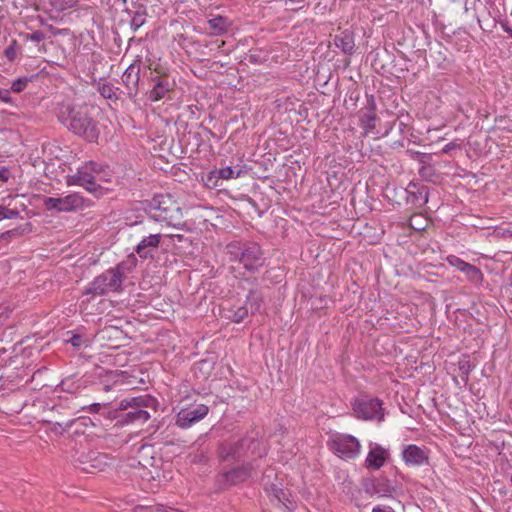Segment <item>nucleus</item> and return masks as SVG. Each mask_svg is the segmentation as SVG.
I'll return each mask as SVG.
<instances>
[{"mask_svg":"<svg viewBox=\"0 0 512 512\" xmlns=\"http://www.w3.org/2000/svg\"><path fill=\"white\" fill-rule=\"evenodd\" d=\"M59 120L76 136L90 143L97 142L100 129L88 106H67L61 110Z\"/></svg>","mask_w":512,"mask_h":512,"instance_id":"f257e3e1","label":"nucleus"},{"mask_svg":"<svg viewBox=\"0 0 512 512\" xmlns=\"http://www.w3.org/2000/svg\"><path fill=\"white\" fill-rule=\"evenodd\" d=\"M148 214L151 219L165 222L168 226L177 229H184L186 227L180 205L168 194L154 196L149 202Z\"/></svg>","mask_w":512,"mask_h":512,"instance_id":"f03ea898","label":"nucleus"},{"mask_svg":"<svg viewBox=\"0 0 512 512\" xmlns=\"http://www.w3.org/2000/svg\"><path fill=\"white\" fill-rule=\"evenodd\" d=\"M226 248L230 260L239 261L248 271L255 272L264 264L263 254L257 243L233 242L228 244Z\"/></svg>","mask_w":512,"mask_h":512,"instance_id":"7ed1b4c3","label":"nucleus"},{"mask_svg":"<svg viewBox=\"0 0 512 512\" xmlns=\"http://www.w3.org/2000/svg\"><path fill=\"white\" fill-rule=\"evenodd\" d=\"M105 166L95 161H88L81 165L74 175L67 177L69 186L76 185L83 187L86 191L97 197L103 195V188L96 183V175L104 172Z\"/></svg>","mask_w":512,"mask_h":512,"instance_id":"20e7f679","label":"nucleus"},{"mask_svg":"<svg viewBox=\"0 0 512 512\" xmlns=\"http://www.w3.org/2000/svg\"><path fill=\"white\" fill-rule=\"evenodd\" d=\"M124 267L118 264L97 276L85 289L84 294L104 295L108 292H117L122 288Z\"/></svg>","mask_w":512,"mask_h":512,"instance_id":"39448f33","label":"nucleus"},{"mask_svg":"<svg viewBox=\"0 0 512 512\" xmlns=\"http://www.w3.org/2000/svg\"><path fill=\"white\" fill-rule=\"evenodd\" d=\"M154 402V399L144 396L136 397L131 399H124L120 402V409L129 411L122 415L123 423H145L149 418L150 414L144 410V407H148Z\"/></svg>","mask_w":512,"mask_h":512,"instance_id":"423d86ee","label":"nucleus"},{"mask_svg":"<svg viewBox=\"0 0 512 512\" xmlns=\"http://www.w3.org/2000/svg\"><path fill=\"white\" fill-rule=\"evenodd\" d=\"M261 483L270 497H273L274 500L282 504L286 509H294V503L289 498L290 493L283 489L282 482L274 469L269 468L263 473Z\"/></svg>","mask_w":512,"mask_h":512,"instance_id":"0eeeda50","label":"nucleus"},{"mask_svg":"<svg viewBox=\"0 0 512 512\" xmlns=\"http://www.w3.org/2000/svg\"><path fill=\"white\" fill-rule=\"evenodd\" d=\"M43 205L47 210H56L57 212H72L82 210L90 206V201L85 199L79 193H72L65 197H46Z\"/></svg>","mask_w":512,"mask_h":512,"instance_id":"6e6552de","label":"nucleus"},{"mask_svg":"<svg viewBox=\"0 0 512 512\" xmlns=\"http://www.w3.org/2000/svg\"><path fill=\"white\" fill-rule=\"evenodd\" d=\"M329 445L334 453L345 460L356 458L361 450L360 442L348 434L334 435Z\"/></svg>","mask_w":512,"mask_h":512,"instance_id":"1a4fd4ad","label":"nucleus"},{"mask_svg":"<svg viewBox=\"0 0 512 512\" xmlns=\"http://www.w3.org/2000/svg\"><path fill=\"white\" fill-rule=\"evenodd\" d=\"M353 411L358 418L364 420H382V402L379 399L360 398L353 403Z\"/></svg>","mask_w":512,"mask_h":512,"instance_id":"9d476101","label":"nucleus"},{"mask_svg":"<svg viewBox=\"0 0 512 512\" xmlns=\"http://www.w3.org/2000/svg\"><path fill=\"white\" fill-rule=\"evenodd\" d=\"M251 469L252 466L250 464H246L222 473L217 478L219 488L227 489L230 486L246 481L251 475Z\"/></svg>","mask_w":512,"mask_h":512,"instance_id":"9b49d317","label":"nucleus"},{"mask_svg":"<svg viewBox=\"0 0 512 512\" xmlns=\"http://www.w3.org/2000/svg\"><path fill=\"white\" fill-rule=\"evenodd\" d=\"M247 440L224 441L218 446V456L222 461L239 460L246 455L245 446Z\"/></svg>","mask_w":512,"mask_h":512,"instance_id":"f8f14e48","label":"nucleus"},{"mask_svg":"<svg viewBox=\"0 0 512 512\" xmlns=\"http://www.w3.org/2000/svg\"><path fill=\"white\" fill-rule=\"evenodd\" d=\"M75 462L78 464L79 468L86 473L102 471L107 465L106 456L98 452L81 454Z\"/></svg>","mask_w":512,"mask_h":512,"instance_id":"ddd939ff","label":"nucleus"},{"mask_svg":"<svg viewBox=\"0 0 512 512\" xmlns=\"http://www.w3.org/2000/svg\"><path fill=\"white\" fill-rule=\"evenodd\" d=\"M161 239V233H150L138 243L135 248V252L141 259L153 260L158 251Z\"/></svg>","mask_w":512,"mask_h":512,"instance_id":"4468645a","label":"nucleus"},{"mask_svg":"<svg viewBox=\"0 0 512 512\" xmlns=\"http://www.w3.org/2000/svg\"><path fill=\"white\" fill-rule=\"evenodd\" d=\"M208 411L209 408L204 404H199L191 409H182L177 415L176 424L180 428H188L203 419Z\"/></svg>","mask_w":512,"mask_h":512,"instance_id":"2eb2a0df","label":"nucleus"},{"mask_svg":"<svg viewBox=\"0 0 512 512\" xmlns=\"http://www.w3.org/2000/svg\"><path fill=\"white\" fill-rule=\"evenodd\" d=\"M406 202L415 208H421L428 202L429 188L416 182H410L406 188Z\"/></svg>","mask_w":512,"mask_h":512,"instance_id":"dca6fc26","label":"nucleus"},{"mask_svg":"<svg viewBox=\"0 0 512 512\" xmlns=\"http://www.w3.org/2000/svg\"><path fill=\"white\" fill-rule=\"evenodd\" d=\"M141 59L137 58L124 71L121 80L129 96H135L138 92V84L140 80Z\"/></svg>","mask_w":512,"mask_h":512,"instance_id":"f3484780","label":"nucleus"},{"mask_svg":"<svg viewBox=\"0 0 512 512\" xmlns=\"http://www.w3.org/2000/svg\"><path fill=\"white\" fill-rule=\"evenodd\" d=\"M402 458L407 465L411 466H422L428 464L429 461L427 451L414 444L404 447Z\"/></svg>","mask_w":512,"mask_h":512,"instance_id":"a211bd4d","label":"nucleus"},{"mask_svg":"<svg viewBox=\"0 0 512 512\" xmlns=\"http://www.w3.org/2000/svg\"><path fill=\"white\" fill-rule=\"evenodd\" d=\"M370 450L365 459V466L368 469L379 470L388 458V451L381 445L370 443Z\"/></svg>","mask_w":512,"mask_h":512,"instance_id":"6ab92c4d","label":"nucleus"},{"mask_svg":"<svg viewBox=\"0 0 512 512\" xmlns=\"http://www.w3.org/2000/svg\"><path fill=\"white\" fill-rule=\"evenodd\" d=\"M152 80L155 84L149 93L151 101L155 102L163 99L173 89L174 83L170 82L166 77L156 76Z\"/></svg>","mask_w":512,"mask_h":512,"instance_id":"aec40b11","label":"nucleus"},{"mask_svg":"<svg viewBox=\"0 0 512 512\" xmlns=\"http://www.w3.org/2000/svg\"><path fill=\"white\" fill-rule=\"evenodd\" d=\"M360 125L365 134L372 132L376 127L375 102L372 100L366 107V111L360 117Z\"/></svg>","mask_w":512,"mask_h":512,"instance_id":"412c9836","label":"nucleus"},{"mask_svg":"<svg viewBox=\"0 0 512 512\" xmlns=\"http://www.w3.org/2000/svg\"><path fill=\"white\" fill-rule=\"evenodd\" d=\"M334 44L337 48L347 55H351L354 52L355 42L353 34L349 31H344L340 35L335 36Z\"/></svg>","mask_w":512,"mask_h":512,"instance_id":"4be33fe9","label":"nucleus"},{"mask_svg":"<svg viewBox=\"0 0 512 512\" xmlns=\"http://www.w3.org/2000/svg\"><path fill=\"white\" fill-rule=\"evenodd\" d=\"M244 440H247V444L245 446L246 454L249 452L251 455L259 458L267 454L265 443L259 440L256 436L248 435L244 437Z\"/></svg>","mask_w":512,"mask_h":512,"instance_id":"5701e85b","label":"nucleus"},{"mask_svg":"<svg viewBox=\"0 0 512 512\" xmlns=\"http://www.w3.org/2000/svg\"><path fill=\"white\" fill-rule=\"evenodd\" d=\"M263 297L259 290L252 289L249 291L245 305L248 307L251 314L259 312L262 306Z\"/></svg>","mask_w":512,"mask_h":512,"instance_id":"b1692460","label":"nucleus"},{"mask_svg":"<svg viewBox=\"0 0 512 512\" xmlns=\"http://www.w3.org/2000/svg\"><path fill=\"white\" fill-rule=\"evenodd\" d=\"M460 272L465 274L467 279L474 284H479L483 281V273L481 270L470 263L466 262Z\"/></svg>","mask_w":512,"mask_h":512,"instance_id":"393cba45","label":"nucleus"},{"mask_svg":"<svg viewBox=\"0 0 512 512\" xmlns=\"http://www.w3.org/2000/svg\"><path fill=\"white\" fill-rule=\"evenodd\" d=\"M208 26L211 34L221 35L227 31V19L217 16L208 21Z\"/></svg>","mask_w":512,"mask_h":512,"instance_id":"a878e982","label":"nucleus"},{"mask_svg":"<svg viewBox=\"0 0 512 512\" xmlns=\"http://www.w3.org/2000/svg\"><path fill=\"white\" fill-rule=\"evenodd\" d=\"M146 15L147 13L144 7H140L137 11H135L130 22L131 29L136 31L142 27L146 21Z\"/></svg>","mask_w":512,"mask_h":512,"instance_id":"bb28decb","label":"nucleus"},{"mask_svg":"<svg viewBox=\"0 0 512 512\" xmlns=\"http://www.w3.org/2000/svg\"><path fill=\"white\" fill-rule=\"evenodd\" d=\"M249 314V309L246 305L238 307L236 310L229 311L227 318L235 323L242 322Z\"/></svg>","mask_w":512,"mask_h":512,"instance_id":"cd10ccee","label":"nucleus"},{"mask_svg":"<svg viewBox=\"0 0 512 512\" xmlns=\"http://www.w3.org/2000/svg\"><path fill=\"white\" fill-rule=\"evenodd\" d=\"M98 92L102 97L109 100H118V95L116 94L114 87L110 83H102L98 86Z\"/></svg>","mask_w":512,"mask_h":512,"instance_id":"c85d7f7f","label":"nucleus"},{"mask_svg":"<svg viewBox=\"0 0 512 512\" xmlns=\"http://www.w3.org/2000/svg\"><path fill=\"white\" fill-rule=\"evenodd\" d=\"M419 175L421 176L422 179L429 182H433L434 177L436 176V170L432 165H423L419 169Z\"/></svg>","mask_w":512,"mask_h":512,"instance_id":"c756f323","label":"nucleus"},{"mask_svg":"<svg viewBox=\"0 0 512 512\" xmlns=\"http://www.w3.org/2000/svg\"><path fill=\"white\" fill-rule=\"evenodd\" d=\"M29 81L30 79L27 77H20L12 82L11 90L15 93H20L26 88Z\"/></svg>","mask_w":512,"mask_h":512,"instance_id":"7c9ffc66","label":"nucleus"},{"mask_svg":"<svg viewBox=\"0 0 512 512\" xmlns=\"http://www.w3.org/2000/svg\"><path fill=\"white\" fill-rule=\"evenodd\" d=\"M240 170L235 173L234 169L230 166L221 168L217 170L218 175H220L221 179H233L238 178L240 175Z\"/></svg>","mask_w":512,"mask_h":512,"instance_id":"2f4dec72","label":"nucleus"},{"mask_svg":"<svg viewBox=\"0 0 512 512\" xmlns=\"http://www.w3.org/2000/svg\"><path fill=\"white\" fill-rule=\"evenodd\" d=\"M19 216V212L15 209H9L0 205V221L4 219H14Z\"/></svg>","mask_w":512,"mask_h":512,"instance_id":"473e14b6","label":"nucleus"},{"mask_svg":"<svg viewBox=\"0 0 512 512\" xmlns=\"http://www.w3.org/2000/svg\"><path fill=\"white\" fill-rule=\"evenodd\" d=\"M496 233L504 239L512 240V222L507 223L503 227L497 228Z\"/></svg>","mask_w":512,"mask_h":512,"instance_id":"72a5a7b5","label":"nucleus"},{"mask_svg":"<svg viewBox=\"0 0 512 512\" xmlns=\"http://www.w3.org/2000/svg\"><path fill=\"white\" fill-rule=\"evenodd\" d=\"M23 39L26 41L30 40V41H34V42H41L45 39V34L42 31L37 30L30 34L29 33L24 34Z\"/></svg>","mask_w":512,"mask_h":512,"instance_id":"f704fd0d","label":"nucleus"},{"mask_svg":"<svg viewBox=\"0 0 512 512\" xmlns=\"http://www.w3.org/2000/svg\"><path fill=\"white\" fill-rule=\"evenodd\" d=\"M447 262L457 268L459 271L462 270L463 266L466 264V262L464 260H462L461 258L455 256V255H450L447 257Z\"/></svg>","mask_w":512,"mask_h":512,"instance_id":"c9c22d12","label":"nucleus"},{"mask_svg":"<svg viewBox=\"0 0 512 512\" xmlns=\"http://www.w3.org/2000/svg\"><path fill=\"white\" fill-rule=\"evenodd\" d=\"M217 170L218 169H215L209 172L206 182L208 186L216 187L218 185V180L221 179V177L218 175Z\"/></svg>","mask_w":512,"mask_h":512,"instance_id":"e433bc0d","label":"nucleus"},{"mask_svg":"<svg viewBox=\"0 0 512 512\" xmlns=\"http://www.w3.org/2000/svg\"><path fill=\"white\" fill-rule=\"evenodd\" d=\"M67 343H70L73 347L79 348L84 343L83 337L80 334H73L69 339L66 340Z\"/></svg>","mask_w":512,"mask_h":512,"instance_id":"4c0bfd02","label":"nucleus"},{"mask_svg":"<svg viewBox=\"0 0 512 512\" xmlns=\"http://www.w3.org/2000/svg\"><path fill=\"white\" fill-rule=\"evenodd\" d=\"M51 4L54 7V9L57 11H63L67 8L72 7V4H70L68 2L60 1V0H53V1H51Z\"/></svg>","mask_w":512,"mask_h":512,"instance_id":"58836bf2","label":"nucleus"},{"mask_svg":"<svg viewBox=\"0 0 512 512\" xmlns=\"http://www.w3.org/2000/svg\"><path fill=\"white\" fill-rule=\"evenodd\" d=\"M0 100L5 103H10L12 100L10 91L7 89H0Z\"/></svg>","mask_w":512,"mask_h":512,"instance_id":"ea45409f","label":"nucleus"},{"mask_svg":"<svg viewBox=\"0 0 512 512\" xmlns=\"http://www.w3.org/2000/svg\"><path fill=\"white\" fill-rule=\"evenodd\" d=\"M420 163L427 165L426 163L430 160L431 155L427 153L414 152Z\"/></svg>","mask_w":512,"mask_h":512,"instance_id":"a19ab883","label":"nucleus"},{"mask_svg":"<svg viewBox=\"0 0 512 512\" xmlns=\"http://www.w3.org/2000/svg\"><path fill=\"white\" fill-rule=\"evenodd\" d=\"M372 512H395L390 506H376Z\"/></svg>","mask_w":512,"mask_h":512,"instance_id":"79ce46f5","label":"nucleus"},{"mask_svg":"<svg viewBox=\"0 0 512 512\" xmlns=\"http://www.w3.org/2000/svg\"><path fill=\"white\" fill-rule=\"evenodd\" d=\"M5 56L9 59V60H13L14 59V56H15V50L12 46H9L5 49Z\"/></svg>","mask_w":512,"mask_h":512,"instance_id":"37998d69","label":"nucleus"},{"mask_svg":"<svg viewBox=\"0 0 512 512\" xmlns=\"http://www.w3.org/2000/svg\"><path fill=\"white\" fill-rule=\"evenodd\" d=\"M88 411L91 413H98L101 409L100 403H93L87 407Z\"/></svg>","mask_w":512,"mask_h":512,"instance_id":"c03bdc74","label":"nucleus"},{"mask_svg":"<svg viewBox=\"0 0 512 512\" xmlns=\"http://www.w3.org/2000/svg\"><path fill=\"white\" fill-rule=\"evenodd\" d=\"M8 170L7 169H2L0 170V183H4L8 180Z\"/></svg>","mask_w":512,"mask_h":512,"instance_id":"a18cd8bd","label":"nucleus"},{"mask_svg":"<svg viewBox=\"0 0 512 512\" xmlns=\"http://www.w3.org/2000/svg\"><path fill=\"white\" fill-rule=\"evenodd\" d=\"M460 369L464 371V373L466 375L469 374V372L471 371V365H470V362L469 361H466L465 363H463L461 366H460Z\"/></svg>","mask_w":512,"mask_h":512,"instance_id":"49530a36","label":"nucleus"},{"mask_svg":"<svg viewBox=\"0 0 512 512\" xmlns=\"http://www.w3.org/2000/svg\"><path fill=\"white\" fill-rule=\"evenodd\" d=\"M371 484L373 486V489L370 490V488L368 486H366V491L369 492V493H380L382 490L378 489L376 484L374 483V481H371Z\"/></svg>","mask_w":512,"mask_h":512,"instance_id":"de8ad7c7","label":"nucleus"},{"mask_svg":"<svg viewBox=\"0 0 512 512\" xmlns=\"http://www.w3.org/2000/svg\"><path fill=\"white\" fill-rule=\"evenodd\" d=\"M501 27L508 34L512 31V27L507 22H501Z\"/></svg>","mask_w":512,"mask_h":512,"instance_id":"09e8293b","label":"nucleus"},{"mask_svg":"<svg viewBox=\"0 0 512 512\" xmlns=\"http://www.w3.org/2000/svg\"><path fill=\"white\" fill-rule=\"evenodd\" d=\"M194 462H205L207 461V457L204 454L196 455L194 457Z\"/></svg>","mask_w":512,"mask_h":512,"instance_id":"8fccbe9b","label":"nucleus"},{"mask_svg":"<svg viewBox=\"0 0 512 512\" xmlns=\"http://www.w3.org/2000/svg\"><path fill=\"white\" fill-rule=\"evenodd\" d=\"M7 349L6 348H1L0 349V361L1 363L5 361V355L7 354Z\"/></svg>","mask_w":512,"mask_h":512,"instance_id":"3c124183","label":"nucleus"},{"mask_svg":"<svg viewBox=\"0 0 512 512\" xmlns=\"http://www.w3.org/2000/svg\"><path fill=\"white\" fill-rule=\"evenodd\" d=\"M169 237L172 238V239L176 238L178 241H182L184 239V236L180 235V234L169 235Z\"/></svg>","mask_w":512,"mask_h":512,"instance_id":"603ef678","label":"nucleus"},{"mask_svg":"<svg viewBox=\"0 0 512 512\" xmlns=\"http://www.w3.org/2000/svg\"><path fill=\"white\" fill-rule=\"evenodd\" d=\"M451 149H452V145H451V144H447V145L443 148V152H444V153H447V152H449Z\"/></svg>","mask_w":512,"mask_h":512,"instance_id":"864d4df0","label":"nucleus"},{"mask_svg":"<svg viewBox=\"0 0 512 512\" xmlns=\"http://www.w3.org/2000/svg\"><path fill=\"white\" fill-rule=\"evenodd\" d=\"M250 59H251V61H252V60H256V57H254L253 55H251V56H250Z\"/></svg>","mask_w":512,"mask_h":512,"instance_id":"5fc2aeb1","label":"nucleus"},{"mask_svg":"<svg viewBox=\"0 0 512 512\" xmlns=\"http://www.w3.org/2000/svg\"><path fill=\"white\" fill-rule=\"evenodd\" d=\"M250 59H251V61H252V60H256V57H254L253 55H251V56H250Z\"/></svg>","mask_w":512,"mask_h":512,"instance_id":"6e6d98bb","label":"nucleus"},{"mask_svg":"<svg viewBox=\"0 0 512 512\" xmlns=\"http://www.w3.org/2000/svg\"><path fill=\"white\" fill-rule=\"evenodd\" d=\"M49 29L53 30L54 29L53 25H49Z\"/></svg>","mask_w":512,"mask_h":512,"instance_id":"4d7b16f0","label":"nucleus"},{"mask_svg":"<svg viewBox=\"0 0 512 512\" xmlns=\"http://www.w3.org/2000/svg\"><path fill=\"white\" fill-rule=\"evenodd\" d=\"M510 483H511V485H512V475L510 476Z\"/></svg>","mask_w":512,"mask_h":512,"instance_id":"13d9d810","label":"nucleus"},{"mask_svg":"<svg viewBox=\"0 0 512 512\" xmlns=\"http://www.w3.org/2000/svg\"><path fill=\"white\" fill-rule=\"evenodd\" d=\"M509 36L512 38V31L509 33Z\"/></svg>","mask_w":512,"mask_h":512,"instance_id":"bf43d9fd","label":"nucleus"}]
</instances>
